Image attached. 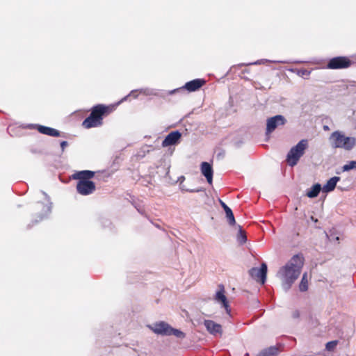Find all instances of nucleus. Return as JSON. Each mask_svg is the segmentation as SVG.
Returning a JSON list of instances; mask_svg holds the SVG:
<instances>
[{"instance_id": "f257e3e1", "label": "nucleus", "mask_w": 356, "mask_h": 356, "mask_svg": "<svg viewBox=\"0 0 356 356\" xmlns=\"http://www.w3.org/2000/svg\"><path fill=\"white\" fill-rule=\"evenodd\" d=\"M304 264V258L301 254L294 255L285 266L281 267L277 277L282 282V289L287 291L300 275Z\"/></svg>"}, {"instance_id": "f03ea898", "label": "nucleus", "mask_w": 356, "mask_h": 356, "mask_svg": "<svg viewBox=\"0 0 356 356\" xmlns=\"http://www.w3.org/2000/svg\"><path fill=\"white\" fill-rule=\"evenodd\" d=\"M329 142L332 148H340L346 151H351L356 146V138L346 136L341 131L332 132L329 137Z\"/></svg>"}, {"instance_id": "7ed1b4c3", "label": "nucleus", "mask_w": 356, "mask_h": 356, "mask_svg": "<svg viewBox=\"0 0 356 356\" xmlns=\"http://www.w3.org/2000/svg\"><path fill=\"white\" fill-rule=\"evenodd\" d=\"M107 107L102 105L98 104L95 106L91 111L90 114L86 118L82 125L86 129H90L92 127H97L102 124V117L106 113Z\"/></svg>"}, {"instance_id": "20e7f679", "label": "nucleus", "mask_w": 356, "mask_h": 356, "mask_svg": "<svg viewBox=\"0 0 356 356\" xmlns=\"http://www.w3.org/2000/svg\"><path fill=\"white\" fill-rule=\"evenodd\" d=\"M307 147L308 140L306 139L300 140L296 145L291 147L286 156L288 164L291 167L296 165Z\"/></svg>"}, {"instance_id": "39448f33", "label": "nucleus", "mask_w": 356, "mask_h": 356, "mask_svg": "<svg viewBox=\"0 0 356 356\" xmlns=\"http://www.w3.org/2000/svg\"><path fill=\"white\" fill-rule=\"evenodd\" d=\"M351 61L344 56H338L331 58L327 63L329 69H343L350 67Z\"/></svg>"}, {"instance_id": "423d86ee", "label": "nucleus", "mask_w": 356, "mask_h": 356, "mask_svg": "<svg viewBox=\"0 0 356 356\" xmlns=\"http://www.w3.org/2000/svg\"><path fill=\"white\" fill-rule=\"evenodd\" d=\"M78 193L82 195H88L95 191V184L90 180L79 181L76 184Z\"/></svg>"}, {"instance_id": "0eeeda50", "label": "nucleus", "mask_w": 356, "mask_h": 356, "mask_svg": "<svg viewBox=\"0 0 356 356\" xmlns=\"http://www.w3.org/2000/svg\"><path fill=\"white\" fill-rule=\"evenodd\" d=\"M148 327L158 335L170 336L171 326L164 321L153 323L148 325Z\"/></svg>"}, {"instance_id": "6e6552de", "label": "nucleus", "mask_w": 356, "mask_h": 356, "mask_svg": "<svg viewBox=\"0 0 356 356\" xmlns=\"http://www.w3.org/2000/svg\"><path fill=\"white\" fill-rule=\"evenodd\" d=\"M250 275L256 280L264 284L266 279L267 265L262 263L260 268H252L249 271Z\"/></svg>"}, {"instance_id": "1a4fd4ad", "label": "nucleus", "mask_w": 356, "mask_h": 356, "mask_svg": "<svg viewBox=\"0 0 356 356\" xmlns=\"http://www.w3.org/2000/svg\"><path fill=\"white\" fill-rule=\"evenodd\" d=\"M286 119L281 115H277L270 118L267 120L266 133L269 134L273 131L278 126L284 125L286 122Z\"/></svg>"}, {"instance_id": "9d476101", "label": "nucleus", "mask_w": 356, "mask_h": 356, "mask_svg": "<svg viewBox=\"0 0 356 356\" xmlns=\"http://www.w3.org/2000/svg\"><path fill=\"white\" fill-rule=\"evenodd\" d=\"M219 288L220 290L216 293L214 299L218 303H220L222 307L225 308L226 313L228 315H230L231 309L228 304L227 297L225 295L224 286L223 285L220 284L219 285Z\"/></svg>"}, {"instance_id": "9b49d317", "label": "nucleus", "mask_w": 356, "mask_h": 356, "mask_svg": "<svg viewBox=\"0 0 356 356\" xmlns=\"http://www.w3.org/2000/svg\"><path fill=\"white\" fill-rule=\"evenodd\" d=\"M204 325L207 330L213 336H221L222 334V326L211 320H204Z\"/></svg>"}, {"instance_id": "f8f14e48", "label": "nucleus", "mask_w": 356, "mask_h": 356, "mask_svg": "<svg viewBox=\"0 0 356 356\" xmlns=\"http://www.w3.org/2000/svg\"><path fill=\"white\" fill-rule=\"evenodd\" d=\"M181 136V134L179 131H174L168 134L164 140L162 141V146L163 147H166L168 146L176 145L180 138Z\"/></svg>"}, {"instance_id": "ddd939ff", "label": "nucleus", "mask_w": 356, "mask_h": 356, "mask_svg": "<svg viewBox=\"0 0 356 356\" xmlns=\"http://www.w3.org/2000/svg\"><path fill=\"white\" fill-rule=\"evenodd\" d=\"M202 174L207 179V182L209 184H212L213 181V168L211 165L208 162H202L200 167Z\"/></svg>"}, {"instance_id": "4468645a", "label": "nucleus", "mask_w": 356, "mask_h": 356, "mask_svg": "<svg viewBox=\"0 0 356 356\" xmlns=\"http://www.w3.org/2000/svg\"><path fill=\"white\" fill-rule=\"evenodd\" d=\"M205 83V81L202 79H196L190 81L184 85L182 88L189 92H194L200 88Z\"/></svg>"}, {"instance_id": "2eb2a0df", "label": "nucleus", "mask_w": 356, "mask_h": 356, "mask_svg": "<svg viewBox=\"0 0 356 356\" xmlns=\"http://www.w3.org/2000/svg\"><path fill=\"white\" fill-rule=\"evenodd\" d=\"M95 175V172L91 170H81L77 171L72 175L73 179L79 181H88L92 178Z\"/></svg>"}, {"instance_id": "dca6fc26", "label": "nucleus", "mask_w": 356, "mask_h": 356, "mask_svg": "<svg viewBox=\"0 0 356 356\" xmlns=\"http://www.w3.org/2000/svg\"><path fill=\"white\" fill-rule=\"evenodd\" d=\"M37 127L38 131L42 134L54 136V137H58L60 136V131L56 129L45 127L42 125H35Z\"/></svg>"}, {"instance_id": "f3484780", "label": "nucleus", "mask_w": 356, "mask_h": 356, "mask_svg": "<svg viewBox=\"0 0 356 356\" xmlns=\"http://www.w3.org/2000/svg\"><path fill=\"white\" fill-rule=\"evenodd\" d=\"M340 180L339 177H333L330 178L326 184L322 187L323 193H327L334 190L337 182Z\"/></svg>"}, {"instance_id": "a211bd4d", "label": "nucleus", "mask_w": 356, "mask_h": 356, "mask_svg": "<svg viewBox=\"0 0 356 356\" xmlns=\"http://www.w3.org/2000/svg\"><path fill=\"white\" fill-rule=\"evenodd\" d=\"M220 203L225 212L226 218H227L229 224L230 225H235L236 220L232 209L222 200H220Z\"/></svg>"}, {"instance_id": "6ab92c4d", "label": "nucleus", "mask_w": 356, "mask_h": 356, "mask_svg": "<svg viewBox=\"0 0 356 356\" xmlns=\"http://www.w3.org/2000/svg\"><path fill=\"white\" fill-rule=\"evenodd\" d=\"M47 198V204L45 205H43V211L44 213L42 215H40V220H43L44 218H46L50 213L51 210V202L49 200V197L47 196V195L45 193H43ZM38 220H36V222H38Z\"/></svg>"}, {"instance_id": "aec40b11", "label": "nucleus", "mask_w": 356, "mask_h": 356, "mask_svg": "<svg viewBox=\"0 0 356 356\" xmlns=\"http://www.w3.org/2000/svg\"><path fill=\"white\" fill-rule=\"evenodd\" d=\"M321 190V185L320 184H315L307 191L306 195L309 198H314L318 196Z\"/></svg>"}, {"instance_id": "412c9836", "label": "nucleus", "mask_w": 356, "mask_h": 356, "mask_svg": "<svg viewBox=\"0 0 356 356\" xmlns=\"http://www.w3.org/2000/svg\"><path fill=\"white\" fill-rule=\"evenodd\" d=\"M238 232L236 236V239L238 243L243 244L247 241V236L245 232L242 229L241 225H238Z\"/></svg>"}, {"instance_id": "4be33fe9", "label": "nucleus", "mask_w": 356, "mask_h": 356, "mask_svg": "<svg viewBox=\"0 0 356 356\" xmlns=\"http://www.w3.org/2000/svg\"><path fill=\"white\" fill-rule=\"evenodd\" d=\"M278 353V349L275 347H270L260 353L258 356H276Z\"/></svg>"}, {"instance_id": "5701e85b", "label": "nucleus", "mask_w": 356, "mask_h": 356, "mask_svg": "<svg viewBox=\"0 0 356 356\" xmlns=\"http://www.w3.org/2000/svg\"><path fill=\"white\" fill-rule=\"evenodd\" d=\"M299 289L301 291H306L308 289V275L307 273H305L302 275V280L300 281Z\"/></svg>"}, {"instance_id": "b1692460", "label": "nucleus", "mask_w": 356, "mask_h": 356, "mask_svg": "<svg viewBox=\"0 0 356 356\" xmlns=\"http://www.w3.org/2000/svg\"><path fill=\"white\" fill-rule=\"evenodd\" d=\"M171 330H170V336L174 335L178 339H184L186 337V334L181 330L178 329H175L172 327L170 328Z\"/></svg>"}, {"instance_id": "393cba45", "label": "nucleus", "mask_w": 356, "mask_h": 356, "mask_svg": "<svg viewBox=\"0 0 356 356\" xmlns=\"http://www.w3.org/2000/svg\"><path fill=\"white\" fill-rule=\"evenodd\" d=\"M356 168V161H349L348 163L345 164L342 167V170L343 172H347L353 169Z\"/></svg>"}, {"instance_id": "a878e982", "label": "nucleus", "mask_w": 356, "mask_h": 356, "mask_svg": "<svg viewBox=\"0 0 356 356\" xmlns=\"http://www.w3.org/2000/svg\"><path fill=\"white\" fill-rule=\"evenodd\" d=\"M139 92L147 96L156 95L153 90L149 88H141L139 90Z\"/></svg>"}, {"instance_id": "bb28decb", "label": "nucleus", "mask_w": 356, "mask_h": 356, "mask_svg": "<svg viewBox=\"0 0 356 356\" xmlns=\"http://www.w3.org/2000/svg\"><path fill=\"white\" fill-rule=\"evenodd\" d=\"M138 92H139V90H133L130 92V93L125 96L122 100L121 102H123V101H125L127 99V98L130 96H132L134 98H137L138 97Z\"/></svg>"}, {"instance_id": "cd10ccee", "label": "nucleus", "mask_w": 356, "mask_h": 356, "mask_svg": "<svg viewBox=\"0 0 356 356\" xmlns=\"http://www.w3.org/2000/svg\"><path fill=\"white\" fill-rule=\"evenodd\" d=\"M268 61V60H257L254 63H252V65H260L261 63H264L265 62H267ZM270 62H271L270 60H269ZM273 63H286L287 62L286 61H276V60H273Z\"/></svg>"}, {"instance_id": "c85d7f7f", "label": "nucleus", "mask_w": 356, "mask_h": 356, "mask_svg": "<svg viewBox=\"0 0 356 356\" xmlns=\"http://www.w3.org/2000/svg\"><path fill=\"white\" fill-rule=\"evenodd\" d=\"M337 341H332L330 342H327L326 343V349L328 350H331L334 348V347L337 346Z\"/></svg>"}, {"instance_id": "c756f323", "label": "nucleus", "mask_w": 356, "mask_h": 356, "mask_svg": "<svg viewBox=\"0 0 356 356\" xmlns=\"http://www.w3.org/2000/svg\"><path fill=\"white\" fill-rule=\"evenodd\" d=\"M291 316L293 319H299L300 316V311L298 309L293 310L291 313Z\"/></svg>"}, {"instance_id": "7c9ffc66", "label": "nucleus", "mask_w": 356, "mask_h": 356, "mask_svg": "<svg viewBox=\"0 0 356 356\" xmlns=\"http://www.w3.org/2000/svg\"><path fill=\"white\" fill-rule=\"evenodd\" d=\"M67 145V141H62L60 143V147H61L62 151L64 150V149L65 148V147Z\"/></svg>"}, {"instance_id": "2f4dec72", "label": "nucleus", "mask_w": 356, "mask_h": 356, "mask_svg": "<svg viewBox=\"0 0 356 356\" xmlns=\"http://www.w3.org/2000/svg\"><path fill=\"white\" fill-rule=\"evenodd\" d=\"M323 129H324L325 131H328V130L330 129V128H329V127H328V126H327V125H324V126H323Z\"/></svg>"}, {"instance_id": "473e14b6", "label": "nucleus", "mask_w": 356, "mask_h": 356, "mask_svg": "<svg viewBox=\"0 0 356 356\" xmlns=\"http://www.w3.org/2000/svg\"><path fill=\"white\" fill-rule=\"evenodd\" d=\"M178 90H179V89H175V90H171V91L170 92V94H173V93H175V92H177V91H178Z\"/></svg>"}, {"instance_id": "72a5a7b5", "label": "nucleus", "mask_w": 356, "mask_h": 356, "mask_svg": "<svg viewBox=\"0 0 356 356\" xmlns=\"http://www.w3.org/2000/svg\"><path fill=\"white\" fill-rule=\"evenodd\" d=\"M186 191H188V192H191V193H194V192H197L199 191L198 190H186Z\"/></svg>"}, {"instance_id": "f704fd0d", "label": "nucleus", "mask_w": 356, "mask_h": 356, "mask_svg": "<svg viewBox=\"0 0 356 356\" xmlns=\"http://www.w3.org/2000/svg\"><path fill=\"white\" fill-rule=\"evenodd\" d=\"M309 74V72L308 71H307V70H303V71H302V74H303V75H304V74Z\"/></svg>"}, {"instance_id": "c9c22d12", "label": "nucleus", "mask_w": 356, "mask_h": 356, "mask_svg": "<svg viewBox=\"0 0 356 356\" xmlns=\"http://www.w3.org/2000/svg\"><path fill=\"white\" fill-rule=\"evenodd\" d=\"M311 219L312 221H314L315 222H317V219H315L313 216L311 217Z\"/></svg>"}]
</instances>
